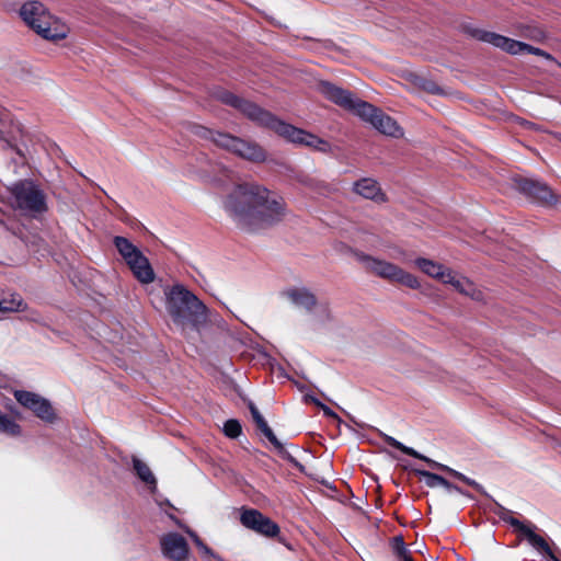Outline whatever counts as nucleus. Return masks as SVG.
Instances as JSON below:
<instances>
[{
    "label": "nucleus",
    "instance_id": "obj_33",
    "mask_svg": "<svg viewBox=\"0 0 561 561\" xmlns=\"http://www.w3.org/2000/svg\"><path fill=\"white\" fill-rule=\"evenodd\" d=\"M466 484L472 486L474 490H477L479 493L490 497V495L486 493V491L484 490V488L478 483L476 480L469 478L466 476V478L463 479V481Z\"/></svg>",
    "mask_w": 561,
    "mask_h": 561
},
{
    "label": "nucleus",
    "instance_id": "obj_22",
    "mask_svg": "<svg viewBox=\"0 0 561 561\" xmlns=\"http://www.w3.org/2000/svg\"><path fill=\"white\" fill-rule=\"evenodd\" d=\"M382 437H383L385 443H387L389 446H391V447H393V448H396V449L402 451L403 454L409 455V456H411L413 458H416V459L425 461L426 456L422 455L421 453H419L414 448L405 446L404 444H402L401 442H399L394 437L389 436L387 434H383Z\"/></svg>",
    "mask_w": 561,
    "mask_h": 561
},
{
    "label": "nucleus",
    "instance_id": "obj_9",
    "mask_svg": "<svg viewBox=\"0 0 561 561\" xmlns=\"http://www.w3.org/2000/svg\"><path fill=\"white\" fill-rule=\"evenodd\" d=\"M518 527V539L526 541L539 556L548 561H561V549L548 536L537 533L538 527L528 522H514Z\"/></svg>",
    "mask_w": 561,
    "mask_h": 561
},
{
    "label": "nucleus",
    "instance_id": "obj_2",
    "mask_svg": "<svg viewBox=\"0 0 561 561\" xmlns=\"http://www.w3.org/2000/svg\"><path fill=\"white\" fill-rule=\"evenodd\" d=\"M217 99L224 104L237 108L259 126L275 131L278 136L285 138L291 144L309 147L323 153H329L332 151V146L329 141L279 119L271 112L262 108L249 100L242 99L229 91L218 92Z\"/></svg>",
    "mask_w": 561,
    "mask_h": 561
},
{
    "label": "nucleus",
    "instance_id": "obj_36",
    "mask_svg": "<svg viewBox=\"0 0 561 561\" xmlns=\"http://www.w3.org/2000/svg\"><path fill=\"white\" fill-rule=\"evenodd\" d=\"M466 296H469L470 298H472L473 300H482L483 298V294L481 290H479L474 284L471 285L470 289H469V293L466 295Z\"/></svg>",
    "mask_w": 561,
    "mask_h": 561
},
{
    "label": "nucleus",
    "instance_id": "obj_5",
    "mask_svg": "<svg viewBox=\"0 0 561 561\" xmlns=\"http://www.w3.org/2000/svg\"><path fill=\"white\" fill-rule=\"evenodd\" d=\"M193 133L201 138L213 141L217 147L230 151L247 161L261 163L266 160L265 150L255 141L245 140L240 137L213 130L199 125L194 126Z\"/></svg>",
    "mask_w": 561,
    "mask_h": 561
},
{
    "label": "nucleus",
    "instance_id": "obj_4",
    "mask_svg": "<svg viewBox=\"0 0 561 561\" xmlns=\"http://www.w3.org/2000/svg\"><path fill=\"white\" fill-rule=\"evenodd\" d=\"M165 309L174 324L198 329L207 320L206 306L184 285L165 286Z\"/></svg>",
    "mask_w": 561,
    "mask_h": 561
},
{
    "label": "nucleus",
    "instance_id": "obj_32",
    "mask_svg": "<svg viewBox=\"0 0 561 561\" xmlns=\"http://www.w3.org/2000/svg\"><path fill=\"white\" fill-rule=\"evenodd\" d=\"M24 302L23 300L18 296L16 298H13L9 302L0 299V310L3 311H21L24 309Z\"/></svg>",
    "mask_w": 561,
    "mask_h": 561
},
{
    "label": "nucleus",
    "instance_id": "obj_16",
    "mask_svg": "<svg viewBox=\"0 0 561 561\" xmlns=\"http://www.w3.org/2000/svg\"><path fill=\"white\" fill-rule=\"evenodd\" d=\"M163 556L172 561H183L188 554V545L185 538L178 533H169L161 538Z\"/></svg>",
    "mask_w": 561,
    "mask_h": 561
},
{
    "label": "nucleus",
    "instance_id": "obj_8",
    "mask_svg": "<svg viewBox=\"0 0 561 561\" xmlns=\"http://www.w3.org/2000/svg\"><path fill=\"white\" fill-rule=\"evenodd\" d=\"M113 242L139 283L150 284L154 280L156 274L149 260L136 245L127 238L121 236L115 237Z\"/></svg>",
    "mask_w": 561,
    "mask_h": 561
},
{
    "label": "nucleus",
    "instance_id": "obj_21",
    "mask_svg": "<svg viewBox=\"0 0 561 561\" xmlns=\"http://www.w3.org/2000/svg\"><path fill=\"white\" fill-rule=\"evenodd\" d=\"M390 548L399 561H412V548L404 543L401 535L394 536L390 541Z\"/></svg>",
    "mask_w": 561,
    "mask_h": 561
},
{
    "label": "nucleus",
    "instance_id": "obj_34",
    "mask_svg": "<svg viewBox=\"0 0 561 561\" xmlns=\"http://www.w3.org/2000/svg\"><path fill=\"white\" fill-rule=\"evenodd\" d=\"M466 484L472 486L474 490H477L479 493L490 497V495L486 493V491L484 490V488L478 483L476 480L469 478L466 476V478L463 479V481Z\"/></svg>",
    "mask_w": 561,
    "mask_h": 561
},
{
    "label": "nucleus",
    "instance_id": "obj_17",
    "mask_svg": "<svg viewBox=\"0 0 561 561\" xmlns=\"http://www.w3.org/2000/svg\"><path fill=\"white\" fill-rule=\"evenodd\" d=\"M353 192L377 204L387 202V196L379 183L371 178H363L354 182Z\"/></svg>",
    "mask_w": 561,
    "mask_h": 561
},
{
    "label": "nucleus",
    "instance_id": "obj_37",
    "mask_svg": "<svg viewBox=\"0 0 561 561\" xmlns=\"http://www.w3.org/2000/svg\"><path fill=\"white\" fill-rule=\"evenodd\" d=\"M444 488H445L448 492H457V493H459V494H462V495L468 496V493H467V492H465V491H463L461 488H459L458 485L450 483L448 480H446V484L444 485Z\"/></svg>",
    "mask_w": 561,
    "mask_h": 561
},
{
    "label": "nucleus",
    "instance_id": "obj_35",
    "mask_svg": "<svg viewBox=\"0 0 561 561\" xmlns=\"http://www.w3.org/2000/svg\"><path fill=\"white\" fill-rule=\"evenodd\" d=\"M311 401L317 404L318 407L321 408V410L323 411V413L327 415V416H331V417H337L336 413L334 411H332L328 405H325L324 403H322L321 401H319L317 398L314 397H311Z\"/></svg>",
    "mask_w": 561,
    "mask_h": 561
},
{
    "label": "nucleus",
    "instance_id": "obj_12",
    "mask_svg": "<svg viewBox=\"0 0 561 561\" xmlns=\"http://www.w3.org/2000/svg\"><path fill=\"white\" fill-rule=\"evenodd\" d=\"M515 187L531 202L542 206L556 205L559 196L543 182L531 178L515 179Z\"/></svg>",
    "mask_w": 561,
    "mask_h": 561
},
{
    "label": "nucleus",
    "instance_id": "obj_15",
    "mask_svg": "<svg viewBox=\"0 0 561 561\" xmlns=\"http://www.w3.org/2000/svg\"><path fill=\"white\" fill-rule=\"evenodd\" d=\"M248 408L250 410V413L252 415V419L254 423L256 424L257 428L264 434V436L268 439V442L274 446L277 454L295 466L296 468H299L300 470L304 469V466L285 448V446L278 440L272 428L268 426L267 422L256 408V405L250 401L248 404Z\"/></svg>",
    "mask_w": 561,
    "mask_h": 561
},
{
    "label": "nucleus",
    "instance_id": "obj_30",
    "mask_svg": "<svg viewBox=\"0 0 561 561\" xmlns=\"http://www.w3.org/2000/svg\"><path fill=\"white\" fill-rule=\"evenodd\" d=\"M320 322H329L332 320L330 306L325 301L318 302L313 311Z\"/></svg>",
    "mask_w": 561,
    "mask_h": 561
},
{
    "label": "nucleus",
    "instance_id": "obj_6",
    "mask_svg": "<svg viewBox=\"0 0 561 561\" xmlns=\"http://www.w3.org/2000/svg\"><path fill=\"white\" fill-rule=\"evenodd\" d=\"M22 20L44 39L57 42L64 39L69 28L59 19L51 15L38 1H28L20 10Z\"/></svg>",
    "mask_w": 561,
    "mask_h": 561
},
{
    "label": "nucleus",
    "instance_id": "obj_14",
    "mask_svg": "<svg viewBox=\"0 0 561 561\" xmlns=\"http://www.w3.org/2000/svg\"><path fill=\"white\" fill-rule=\"evenodd\" d=\"M15 400L24 408L32 410L34 414L46 423L56 421V413L49 400L27 390H15Z\"/></svg>",
    "mask_w": 561,
    "mask_h": 561
},
{
    "label": "nucleus",
    "instance_id": "obj_3",
    "mask_svg": "<svg viewBox=\"0 0 561 561\" xmlns=\"http://www.w3.org/2000/svg\"><path fill=\"white\" fill-rule=\"evenodd\" d=\"M317 90L328 101L358 116L363 122L370 124L380 134L393 138L403 136V129L394 118L374 104L360 100L352 91L325 80L318 82Z\"/></svg>",
    "mask_w": 561,
    "mask_h": 561
},
{
    "label": "nucleus",
    "instance_id": "obj_26",
    "mask_svg": "<svg viewBox=\"0 0 561 561\" xmlns=\"http://www.w3.org/2000/svg\"><path fill=\"white\" fill-rule=\"evenodd\" d=\"M0 433L10 436H19L21 434V426L8 415L0 412Z\"/></svg>",
    "mask_w": 561,
    "mask_h": 561
},
{
    "label": "nucleus",
    "instance_id": "obj_11",
    "mask_svg": "<svg viewBox=\"0 0 561 561\" xmlns=\"http://www.w3.org/2000/svg\"><path fill=\"white\" fill-rule=\"evenodd\" d=\"M465 31L471 37L480 42L488 43L496 48H501L511 55H519L525 53L531 54L536 48L524 42L516 41L494 32L481 30L472 25H466Z\"/></svg>",
    "mask_w": 561,
    "mask_h": 561
},
{
    "label": "nucleus",
    "instance_id": "obj_40",
    "mask_svg": "<svg viewBox=\"0 0 561 561\" xmlns=\"http://www.w3.org/2000/svg\"><path fill=\"white\" fill-rule=\"evenodd\" d=\"M438 558H439L438 556H436V557H431V559H432L433 561H437V560H438Z\"/></svg>",
    "mask_w": 561,
    "mask_h": 561
},
{
    "label": "nucleus",
    "instance_id": "obj_10",
    "mask_svg": "<svg viewBox=\"0 0 561 561\" xmlns=\"http://www.w3.org/2000/svg\"><path fill=\"white\" fill-rule=\"evenodd\" d=\"M357 259L379 277L397 282L411 289H417L420 287V282L414 275L405 272L393 263L382 261L364 253L357 254Z\"/></svg>",
    "mask_w": 561,
    "mask_h": 561
},
{
    "label": "nucleus",
    "instance_id": "obj_18",
    "mask_svg": "<svg viewBox=\"0 0 561 561\" xmlns=\"http://www.w3.org/2000/svg\"><path fill=\"white\" fill-rule=\"evenodd\" d=\"M283 295L297 308L311 313L317 306V297L307 287H290Z\"/></svg>",
    "mask_w": 561,
    "mask_h": 561
},
{
    "label": "nucleus",
    "instance_id": "obj_39",
    "mask_svg": "<svg viewBox=\"0 0 561 561\" xmlns=\"http://www.w3.org/2000/svg\"><path fill=\"white\" fill-rule=\"evenodd\" d=\"M531 55L541 56V57H543V58H546V59H548V60H552V59H553V57H552L549 53H547V51H545V50H542V49H540V48H538V47H536V48L534 49V51L531 53Z\"/></svg>",
    "mask_w": 561,
    "mask_h": 561
},
{
    "label": "nucleus",
    "instance_id": "obj_25",
    "mask_svg": "<svg viewBox=\"0 0 561 561\" xmlns=\"http://www.w3.org/2000/svg\"><path fill=\"white\" fill-rule=\"evenodd\" d=\"M414 84L425 92L431 94H442L443 89L431 78L423 76H415L413 80Z\"/></svg>",
    "mask_w": 561,
    "mask_h": 561
},
{
    "label": "nucleus",
    "instance_id": "obj_28",
    "mask_svg": "<svg viewBox=\"0 0 561 561\" xmlns=\"http://www.w3.org/2000/svg\"><path fill=\"white\" fill-rule=\"evenodd\" d=\"M224 434L229 438H237L242 433L241 423L236 419L227 420L222 427Z\"/></svg>",
    "mask_w": 561,
    "mask_h": 561
},
{
    "label": "nucleus",
    "instance_id": "obj_7",
    "mask_svg": "<svg viewBox=\"0 0 561 561\" xmlns=\"http://www.w3.org/2000/svg\"><path fill=\"white\" fill-rule=\"evenodd\" d=\"M9 192L13 207L24 215L37 218L47 213V195L36 181H16L9 187Z\"/></svg>",
    "mask_w": 561,
    "mask_h": 561
},
{
    "label": "nucleus",
    "instance_id": "obj_31",
    "mask_svg": "<svg viewBox=\"0 0 561 561\" xmlns=\"http://www.w3.org/2000/svg\"><path fill=\"white\" fill-rule=\"evenodd\" d=\"M188 534H190L191 538L193 539L194 543L196 545V547L198 548L202 558L217 559V556L215 554V552L207 545H205L203 542V540L197 536V534H195L193 531H190Z\"/></svg>",
    "mask_w": 561,
    "mask_h": 561
},
{
    "label": "nucleus",
    "instance_id": "obj_27",
    "mask_svg": "<svg viewBox=\"0 0 561 561\" xmlns=\"http://www.w3.org/2000/svg\"><path fill=\"white\" fill-rule=\"evenodd\" d=\"M494 514L500 517L501 520L510 524L513 527V530L515 534L518 533V527L514 525V522H520L519 519L512 516V511L507 510L503 505H501L499 502L494 501Z\"/></svg>",
    "mask_w": 561,
    "mask_h": 561
},
{
    "label": "nucleus",
    "instance_id": "obj_42",
    "mask_svg": "<svg viewBox=\"0 0 561 561\" xmlns=\"http://www.w3.org/2000/svg\"><path fill=\"white\" fill-rule=\"evenodd\" d=\"M455 557H456L457 561H461V559L459 558V556H457V554H456Z\"/></svg>",
    "mask_w": 561,
    "mask_h": 561
},
{
    "label": "nucleus",
    "instance_id": "obj_29",
    "mask_svg": "<svg viewBox=\"0 0 561 561\" xmlns=\"http://www.w3.org/2000/svg\"><path fill=\"white\" fill-rule=\"evenodd\" d=\"M425 462L428 463V466L433 469H437V470H442V471H445L447 472L448 474H450L453 478L459 480V481H463V479L466 478V476L446 465H443V463H439L428 457H426L425 459Z\"/></svg>",
    "mask_w": 561,
    "mask_h": 561
},
{
    "label": "nucleus",
    "instance_id": "obj_43",
    "mask_svg": "<svg viewBox=\"0 0 561 561\" xmlns=\"http://www.w3.org/2000/svg\"><path fill=\"white\" fill-rule=\"evenodd\" d=\"M455 557H456L457 561H461V559L459 558V556H457V554H456Z\"/></svg>",
    "mask_w": 561,
    "mask_h": 561
},
{
    "label": "nucleus",
    "instance_id": "obj_19",
    "mask_svg": "<svg viewBox=\"0 0 561 561\" xmlns=\"http://www.w3.org/2000/svg\"><path fill=\"white\" fill-rule=\"evenodd\" d=\"M415 265L426 275L436 278L444 283L446 277H449V268H446L443 264H439L435 261L417 257L414 261Z\"/></svg>",
    "mask_w": 561,
    "mask_h": 561
},
{
    "label": "nucleus",
    "instance_id": "obj_23",
    "mask_svg": "<svg viewBox=\"0 0 561 561\" xmlns=\"http://www.w3.org/2000/svg\"><path fill=\"white\" fill-rule=\"evenodd\" d=\"M448 274L449 277L445 278L444 284H450L458 293L466 296L473 283L467 277H457L451 270Z\"/></svg>",
    "mask_w": 561,
    "mask_h": 561
},
{
    "label": "nucleus",
    "instance_id": "obj_24",
    "mask_svg": "<svg viewBox=\"0 0 561 561\" xmlns=\"http://www.w3.org/2000/svg\"><path fill=\"white\" fill-rule=\"evenodd\" d=\"M415 474L421 477L428 488H437L446 484V479L437 473L430 472L427 470L415 469Z\"/></svg>",
    "mask_w": 561,
    "mask_h": 561
},
{
    "label": "nucleus",
    "instance_id": "obj_41",
    "mask_svg": "<svg viewBox=\"0 0 561 561\" xmlns=\"http://www.w3.org/2000/svg\"><path fill=\"white\" fill-rule=\"evenodd\" d=\"M165 504L172 507V505L170 504V501L165 500Z\"/></svg>",
    "mask_w": 561,
    "mask_h": 561
},
{
    "label": "nucleus",
    "instance_id": "obj_38",
    "mask_svg": "<svg viewBox=\"0 0 561 561\" xmlns=\"http://www.w3.org/2000/svg\"><path fill=\"white\" fill-rule=\"evenodd\" d=\"M409 548H412V560L414 559L415 553L423 554V550L426 548L424 542H414L409 545Z\"/></svg>",
    "mask_w": 561,
    "mask_h": 561
},
{
    "label": "nucleus",
    "instance_id": "obj_20",
    "mask_svg": "<svg viewBox=\"0 0 561 561\" xmlns=\"http://www.w3.org/2000/svg\"><path fill=\"white\" fill-rule=\"evenodd\" d=\"M133 468L137 477L149 485L151 492H154L157 490V480L150 468L136 457L133 458Z\"/></svg>",
    "mask_w": 561,
    "mask_h": 561
},
{
    "label": "nucleus",
    "instance_id": "obj_13",
    "mask_svg": "<svg viewBox=\"0 0 561 561\" xmlns=\"http://www.w3.org/2000/svg\"><path fill=\"white\" fill-rule=\"evenodd\" d=\"M240 523L245 528L264 537L273 538L279 534V526L256 508L242 507Z\"/></svg>",
    "mask_w": 561,
    "mask_h": 561
},
{
    "label": "nucleus",
    "instance_id": "obj_1",
    "mask_svg": "<svg viewBox=\"0 0 561 561\" xmlns=\"http://www.w3.org/2000/svg\"><path fill=\"white\" fill-rule=\"evenodd\" d=\"M236 226L248 232L272 227L286 216L284 198L257 183L237 185L224 201Z\"/></svg>",
    "mask_w": 561,
    "mask_h": 561
}]
</instances>
